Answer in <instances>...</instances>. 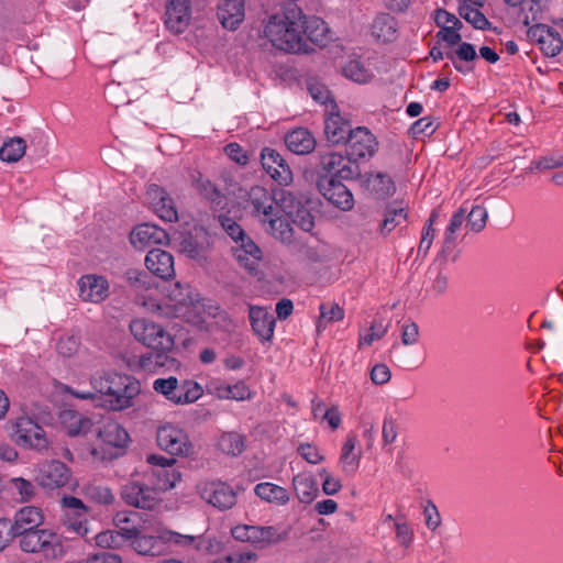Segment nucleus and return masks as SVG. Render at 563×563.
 I'll return each mask as SVG.
<instances>
[{
  "label": "nucleus",
  "mask_w": 563,
  "mask_h": 563,
  "mask_svg": "<svg viewBox=\"0 0 563 563\" xmlns=\"http://www.w3.org/2000/svg\"><path fill=\"white\" fill-rule=\"evenodd\" d=\"M146 268L162 279H169L175 276L173 255L162 249H152L145 256Z\"/></svg>",
  "instance_id": "obj_27"
},
{
  "label": "nucleus",
  "mask_w": 563,
  "mask_h": 563,
  "mask_svg": "<svg viewBox=\"0 0 563 563\" xmlns=\"http://www.w3.org/2000/svg\"><path fill=\"white\" fill-rule=\"evenodd\" d=\"M438 219V213L435 211H432L429 219L423 225L420 243L418 246V255L427 256L429 253L433 240L435 238V229L433 228L435 221Z\"/></svg>",
  "instance_id": "obj_48"
},
{
  "label": "nucleus",
  "mask_w": 563,
  "mask_h": 563,
  "mask_svg": "<svg viewBox=\"0 0 563 563\" xmlns=\"http://www.w3.org/2000/svg\"><path fill=\"white\" fill-rule=\"evenodd\" d=\"M126 279L136 289L150 290L153 287L152 279L145 272L130 269L126 272Z\"/></svg>",
  "instance_id": "obj_61"
},
{
  "label": "nucleus",
  "mask_w": 563,
  "mask_h": 563,
  "mask_svg": "<svg viewBox=\"0 0 563 563\" xmlns=\"http://www.w3.org/2000/svg\"><path fill=\"white\" fill-rule=\"evenodd\" d=\"M398 24L388 13L378 14L371 26V33L376 41L382 43L393 42L397 38Z\"/></svg>",
  "instance_id": "obj_34"
},
{
  "label": "nucleus",
  "mask_w": 563,
  "mask_h": 563,
  "mask_svg": "<svg viewBox=\"0 0 563 563\" xmlns=\"http://www.w3.org/2000/svg\"><path fill=\"white\" fill-rule=\"evenodd\" d=\"M203 500L220 510L232 508L236 504L235 490L224 482H208L200 488Z\"/></svg>",
  "instance_id": "obj_15"
},
{
  "label": "nucleus",
  "mask_w": 563,
  "mask_h": 563,
  "mask_svg": "<svg viewBox=\"0 0 563 563\" xmlns=\"http://www.w3.org/2000/svg\"><path fill=\"white\" fill-rule=\"evenodd\" d=\"M202 396V389L199 384L186 380L181 385L177 383L176 389L170 397V401L177 405L191 404Z\"/></svg>",
  "instance_id": "obj_41"
},
{
  "label": "nucleus",
  "mask_w": 563,
  "mask_h": 563,
  "mask_svg": "<svg viewBox=\"0 0 563 563\" xmlns=\"http://www.w3.org/2000/svg\"><path fill=\"white\" fill-rule=\"evenodd\" d=\"M13 430L16 443L23 446L44 450L48 445L45 431L30 417H19L13 423Z\"/></svg>",
  "instance_id": "obj_10"
},
{
  "label": "nucleus",
  "mask_w": 563,
  "mask_h": 563,
  "mask_svg": "<svg viewBox=\"0 0 563 563\" xmlns=\"http://www.w3.org/2000/svg\"><path fill=\"white\" fill-rule=\"evenodd\" d=\"M139 518L137 512H128V511H118L113 518V522L118 528V532L124 536L125 538H132L135 536V529L139 526L131 525L134 522V519Z\"/></svg>",
  "instance_id": "obj_52"
},
{
  "label": "nucleus",
  "mask_w": 563,
  "mask_h": 563,
  "mask_svg": "<svg viewBox=\"0 0 563 563\" xmlns=\"http://www.w3.org/2000/svg\"><path fill=\"white\" fill-rule=\"evenodd\" d=\"M299 455L310 464H318L324 460L318 448L310 443H301L297 448Z\"/></svg>",
  "instance_id": "obj_63"
},
{
  "label": "nucleus",
  "mask_w": 563,
  "mask_h": 563,
  "mask_svg": "<svg viewBox=\"0 0 563 563\" xmlns=\"http://www.w3.org/2000/svg\"><path fill=\"white\" fill-rule=\"evenodd\" d=\"M63 522L69 530L80 537H87L90 531L87 515L65 512Z\"/></svg>",
  "instance_id": "obj_53"
},
{
  "label": "nucleus",
  "mask_w": 563,
  "mask_h": 563,
  "mask_svg": "<svg viewBox=\"0 0 563 563\" xmlns=\"http://www.w3.org/2000/svg\"><path fill=\"white\" fill-rule=\"evenodd\" d=\"M79 345L78 336L65 334L57 341L56 351L63 357H71L78 352Z\"/></svg>",
  "instance_id": "obj_57"
},
{
  "label": "nucleus",
  "mask_w": 563,
  "mask_h": 563,
  "mask_svg": "<svg viewBox=\"0 0 563 563\" xmlns=\"http://www.w3.org/2000/svg\"><path fill=\"white\" fill-rule=\"evenodd\" d=\"M251 538L252 543H262L263 545H267L280 541L283 539V536L278 532V530L275 527L272 526H252Z\"/></svg>",
  "instance_id": "obj_50"
},
{
  "label": "nucleus",
  "mask_w": 563,
  "mask_h": 563,
  "mask_svg": "<svg viewBox=\"0 0 563 563\" xmlns=\"http://www.w3.org/2000/svg\"><path fill=\"white\" fill-rule=\"evenodd\" d=\"M91 387L106 397L111 410H123L132 406L140 393V383L134 377L117 372L97 373L90 379Z\"/></svg>",
  "instance_id": "obj_3"
},
{
  "label": "nucleus",
  "mask_w": 563,
  "mask_h": 563,
  "mask_svg": "<svg viewBox=\"0 0 563 563\" xmlns=\"http://www.w3.org/2000/svg\"><path fill=\"white\" fill-rule=\"evenodd\" d=\"M445 57L452 62L454 68L457 71H460L462 74H467L473 70V67L468 66V65H463V64L459 63L456 59H459L461 62L470 63V62H473L476 59L477 54H476V51H475V47L473 44L467 43V42H463V43L460 42L459 47L455 49V52L454 53H445Z\"/></svg>",
  "instance_id": "obj_39"
},
{
  "label": "nucleus",
  "mask_w": 563,
  "mask_h": 563,
  "mask_svg": "<svg viewBox=\"0 0 563 563\" xmlns=\"http://www.w3.org/2000/svg\"><path fill=\"white\" fill-rule=\"evenodd\" d=\"M465 210L459 209L452 217L445 229L441 254L449 256L455 249L456 240L465 221Z\"/></svg>",
  "instance_id": "obj_36"
},
{
  "label": "nucleus",
  "mask_w": 563,
  "mask_h": 563,
  "mask_svg": "<svg viewBox=\"0 0 563 563\" xmlns=\"http://www.w3.org/2000/svg\"><path fill=\"white\" fill-rule=\"evenodd\" d=\"M352 131L350 122L339 112L332 111L324 121V134L332 144L346 142Z\"/></svg>",
  "instance_id": "obj_28"
},
{
  "label": "nucleus",
  "mask_w": 563,
  "mask_h": 563,
  "mask_svg": "<svg viewBox=\"0 0 563 563\" xmlns=\"http://www.w3.org/2000/svg\"><path fill=\"white\" fill-rule=\"evenodd\" d=\"M191 21L190 0H168L165 8L164 23L174 34L183 33Z\"/></svg>",
  "instance_id": "obj_13"
},
{
  "label": "nucleus",
  "mask_w": 563,
  "mask_h": 563,
  "mask_svg": "<svg viewBox=\"0 0 563 563\" xmlns=\"http://www.w3.org/2000/svg\"><path fill=\"white\" fill-rule=\"evenodd\" d=\"M321 165L329 174L341 179H354L360 176V166L350 155L327 153L321 157Z\"/></svg>",
  "instance_id": "obj_17"
},
{
  "label": "nucleus",
  "mask_w": 563,
  "mask_h": 563,
  "mask_svg": "<svg viewBox=\"0 0 563 563\" xmlns=\"http://www.w3.org/2000/svg\"><path fill=\"white\" fill-rule=\"evenodd\" d=\"M79 297L84 301L101 302L109 296V283L106 277L95 274L84 275L78 280Z\"/></svg>",
  "instance_id": "obj_22"
},
{
  "label": "nucleus",
  "mask_w": 563,
  "mask_h": 563,
  "mask_svg": "<svg viewBox=\"0 0 563 563\" xmlns=\"http://www.w3.org/2000/svg\"><path fill=\"white\" fill-rule=\"evenodd\" d=\"M92 438H96L100 442L103 454L99 455L97 448L91 450V454L102 460L115 457L118 453H108L107 450H122L130 440L125 429L111 418H101L96 421Z\"/></svg>",
  "instance_id": "obj_5"
},
{
  "label": "nucleus",
  "mask_w": 563,
  "mask_h": 563,
  "mask_svg": "<svg viewBox=\"0 0 563 563\" xmlns=\"http://www.w3.org/2000/svg\"><path fill=\"white\" fill-rule=\"evenodd\" d=\"M234 256L239 263L247 271L253 272L257 268L258 261L262 257L261 249L247 236L236 243L234 247Z\"/></svg>",
  "instance_id": "obj_32"
},
{
  "label": "nucleus",
  "mask_w": 563,
  "mask_h": 563,
  "mask_svg": "<svg viewBox=\"0 0 563 563\" xmlns=\"http://www.w3.org/2000/svg\"><path fill=\"white\" fill-rule=\"evenodd\" d=\"M282 213L305 232H310L314 227V219L309 209L289 191L282 194Z\"/></svg>",
  "instance_id": "obj_19"
},
{
  "label": "nucleus",
  "mask_w": 563,
  "mask_h": 563,
  "mask_svg": "<svg viewBox=\"0 0 563 563\" xmlns=\"http://www.w3.org/2000/svg\"><path fill=\"white\" fill-rule=\"evenodd\" d=\"M257 554L252 551H235L223 558V563H254Z\"/></svg>",
  "instance_id": "obj_64"
},
{
  "label": "nucleus",
  "mask_w": 563,
  "mask_h": 563,
  "mask_svg": "<svg viewBox=\"0 0 563 563\" xmlns=\"http://www.w3.org/2000/svg\"><path fill=\"white\" fill-rule=\"evenodd\" d=\"M396 539L400 545L409 548L412 539L413 531L405 520L395 521Z\"/></svg>",
  "instance_id": "obj_62"
},
{
  "label": "nucleus",
  "mask_w": 563,
  "mask_h": 563,
  "mask_svg": "<svg viewBox=\"0 0 563 563\" xmlns=\"http://www.w3.org/2000/svg\"><path fill=\"white\" fill-rule=\"evenodd\" d=\"M71 476L69 467L60 461H47L38 466L36 482L44 488L54 489L68 484Z\"/></svg>",
  "instance_id": "obj_12"
},
{
  "label": "nucleus",
  "mask_w": 563,
  "mask_h": 563,
  "mask_svg": "<svg viewBox=\"0 0 563 563\" xmlns=\"http://www.w3.org/2000/svg\"><path fill=\"white\" fill-rule=\"evenodd\" d=\"M153 476L157 478L155 487L159 488V494L175 487L180 481V474L173 466L156 468L153 471Z\"/></svg>",
  "instance_id": "obj_49"
},
{
  "label": "nucleus",
  "mask_w": 563,
  "mask_h": 563,
  "mask_svg": "<svg viewBox=\"0 0 563 563\" xmlns=\"http://www.w3.org/2000/svg\"><path fill=\"white\" fill-rule=\"evenodd\" d=\"M146 199L153 211L164 221L175 222L178 213L175 203L164 188L156 184L148 186Z\"/></svg>",
  "instance_id": "obj_20"
},
{
  "label": "nucleus",
  "mask_w": 563,
  "mask_h": 563,
  "mask_svg": "<svg viewBox=\"0 0 563 563\" xmlns=\"http://www.w3.org/2000/svg\"><path fill=\"white\" fill-rule=\"evenodd\" d=\"M528 37L548 57L556 56L563 48L562 33L553 26L533 25L528 30Z\"/></svg>",
  "instance_id": "obj_11"
},
{
  "label": "nucleus",
  "mask_w": 563,
  "mask_h": 563,
  "mask_svg": "<svg viewBox=\"0 0 563 563\" xmlns=\"http://www.w3.org/2000/svg\"><path fill=\"white\" fill-rule=\"evenodd\" d=\"M44 516L35 506H25L15 512L12 522L14 537H20L23 552L38 553L47 560H58L65 554L63 537L48 529H37Z\"/></svg>",
  "instance_id": "obj_1"
},
{
  "label": "nucleus",
  "mask_w": 563,
  "mask_h": 563,
  "mask_svg": "<svg viewBox=\"0 0 563 563\" xmlns=\"http://www.w3.org/2000/svg\"><path fill=\"white\" fill-rule=\"evenodd\" d=\"M218 448L224 454L236 456L245 449L244 437L236 432H225L218 440Z\"/></svg>",
  "instance_id": "obj_44"
},
{
  "label": "nucleus",
  "mask_w": 563,
  "mask_h": 563,
  "mask_svg": "<svg viewBox=\"0 0 563 563\" xmlns=\"http://www.w3.org/2000/svg\"><path fill=\"white\" fill-rule=\"evenodd\" d=\"M96 544L102 549H119L124 545L128 538L118 532V530H106L99 532L96 537Z\"/></svg>",
  "instance_id": "obj_54"
},
{
  "label": "nucleus",
  "mask_w": 563,
  "mask_h": 563,
  "mask_svg": "<svg viewBox=\"0 0 563 563\" xmlns=\"http://www.w3.org/2000/svg\"><path fill=\"white\" fill-rule=\"evenodd\" d=\"M81 495L91 503L109 506L114 501L111 488L100 479H89L80 488Z\"/></svg>",
  "instance_id": "obj_33"
},
{
  "label": "nucleus",
  "mask_w": 563,
  "mask_h": 563,
  "mask_svg": "<svg viewBox=\"0 0 563 563\" xmlns=\"http://www.w3.org/2000/svg\"><path fill=\"white\" fill-rule=\"evenodd\" d=\"M261 163L264 170L280 185H288L292 180V173L286 159L274 148L265 147L261 153Z\"/></svg>",
  "instance_id": "obj_18"
},
{
  "label": "nucleus",
  "mask_w": 563,
  "mask_h": 563,
  "mask_svg": "<svg viewBox=\"0 0 563 563\" xmlns=\"http://www.w3.org/2000/svg\"><path fill=\"white\" fill-rule=\"evenodd\" d=\"M347 155L353 159L369 158L378 147L375 135L364 126L354 129L347 139Z\"/></svg>",
  "instance_id": "obj_16"
},
{
  "label": "nucleus",
  "mask_w": 563,
  "mask_h": 563,
  "mask_svg": "<svg viewBox=\"0 0 563 563\" xmlns=\"http://www.w3.org/2000/svg\"><path fill=\"white\" fill-rule=\"evenodd\" d=\"M161 539L174 548L199 555L214 554L220 550V542L207 536L184 534L173 530H161Z\"/></svg>",
  "instance_id": "obj_7"
},
{
  "label": "nucleus",
  "mask_w": 563,
  "mask_h": 563,
  "mask_svg": "<svg viewBox=\"0 0 563 563\" xmlns=\"http://www.w3.org/2000/svg\"><path fill=\"white\" fill-rule=\"evenodd\" d=\"M197 189L200 194L211 201L212 203L220 206L224 201V197L221 191L217 188V186L211 183L209 179H203L199 177L196 181Z\"/></svg>",
  "instance_id": "obj_55"
},
{
  "label": "nucleus",
  "mask_w": 563,
  "mask_h": 563,
  "mask_svg": "<svg viewBox=\"0 0 563 563\" xmlns=\"http://www.w3.org/2000/svg\"><path fill=\"white\" fill-rule=\"evenodd\" d=\"M196 297L189 286L176 283L168 294L167 306L172 309L174 317L189 320L196 305H199Z\"/></svg>",
  "instance_id": "obj_14"
},
{
  "label": "nucleus",
  "mask_w": 563,
  "mask_h": 563,
  "mask_svg": "<svg viewBox=\"0 0 563 563\" xmlns=\"http://www.w3.org/2000/svg\"><path fill=\"white\" fill-rule=\"evenodd\" d=\"M130 545L142 555H159L163 553L165 542L161 539V531L157 534L147 533L145 527L135 529V536L128 538Z\"/></svg>",
  "instance_id": "obj_26"
},
{
  "label": "nucleus",
  "mask_w": 563,
  "mask_h": 563,
  "mask_svg": "<svg viewBox=\"0 0 563 563\" xmlns=\"http://www.w3.org/2000/svg\"><path fill=\"white\" fill-rule=\"evenodd\" d=\"M487 210L482 206H474L467 216L466 227H468L474 232H481L487 221Z\"/></svg>",
  "instance_id": "obj_58"
},
{
  "label": "nucleus",
  "mask_w": 563,
  "mask_h": 563,
  "mask_svg": "<svg viewBox=\"0 0 563 563\" xmlns=\"http://www.w3.org/2000/svg\"><path fill=\"white\" fill-rule=\"evenodd\" d=\"M267 231L283 243H290L292 241V229L289 224V219L285 213H277L266 220Z\"/></svg>",
  "instance_id": "obj_40"
},
{
  "label": "nucleus",
  "mask_w": 563,
  "mask_h": 563,
  "mask_svg": "<svg viewBox=\"0 0 563 563\" xmlns=\"http://www.w3.org/2000/svg\"><path fill=\"white\" fill-rule=\"evenodd\" d=\"M130 242L137 250H144L154 244L168 242L167 232L154 224L143 223L135 227L130 233Z\"/></svg>",
  "instance_id": "obj_24"
},
{
  "label": "nucleus",
  "mask_w": 563,
  "mask_h": 563,
  "mask_svg": "<svg viewBox=\"0 0 563 563\" xmlns=\"http://www.w3.org/2000/svg\"><path fill=\"white\" fill-rule=\"evenodd\" d=\"M59 421L69 437H92L97 420L78 411L66 409L59 413Z\"/></svg>",
  "instance_id": "obj_23"
},
{
  "label": "nucleus",
  "mask_w": 563,
  "mask_h": 563,
  "mask_svg": "<svg viewBox=\"0 0 563 563\" xmlns=\"http://www.w3.org/2000/svg\"><path fill=\"white\" fill-rule=\"evenodd\" d=\"M26 144L22 137H12L4 142L0 148V159L14 163L21 159L25 153Z\"/></svg>",
  "instance_id": "obj_45"
},
{
  "label": "nucleus",
  "mask_w": 563,
  "mask_h": 563,
  "mask_svg": "<svg viewBox=\"0 0 563 563\" xmlns=\"http://www.w3.org/2000/svg\"><path fill=\"white\" fill-rule=\"evenodd\" d=\"M320 191L323 197L341 210H350L354 206V198L350 189L334 178L321 180Z\"/></svg>",
  "instance_id": "obj_25"
},
{
  "label": "nucleus",
  "mask_w": 563,
  "mask_h": 563,
  "mask_svg": "<svg viewBox=\"0 0 563 563\" xmlns=\"http://www.w3.org/2000/svg\"><path fill=\"white\" fill-rule=\"evenodd\" d=\"M305 15L295 2H285L263 21V35L272 45L287 53L306 52Z\"/></svg>",
  "instance_id": "obj_2"
},
{
  "label": "nucleus",
  "mask_w": 563,
  "mask_h": 563,
  "mask_svg": "<svg viewBox=\"0 0 563 563\" xmlns=\"http://www.w3.org/2000/svg\"><path fill=\"white\" fill-rule=\"evenodd\" d=\"M303 30L306 41L309 40L312 43L322 44L327 38L328 27L324 21L319 18L307 19L305 16Z\"/></svg>",
  "instance_id": "obj_46"
},
{
  "label": "nucleus",
  "mask_w": 563,
  "mask_h": 563,
  "mask_svg": "<svg viewBox=\"0 0 563 563\" xmlns=\"http://www.w3.org/2000/svg\"><path fill=\"white\" fill-rule=\"evenodd\" d=\"M249 319L258 340L262 343L272 342L276 325L274 314L267 308L250 305Z\"/></svg>",
  "instance_id": "obj_21"
},
{
  "label": "nucleus",
  "mask_w": 563,
  "mask_h": 563,
  "mask_svg": "<svg viewBox=\"0 0 563 563\" xmlns=\"http://www.w3.org/2000/svg\"><path fill=\"white\" fill-rule=\"evenodd\" d=\"M362 184L376 198L385 199L396 191L394 180L388 174L382 172L366 174Z\"/></svg>",
  "instance_id": "obj_31"
},
{
  "label": "nucleus",
  "mask_w": 563,
  "mask_h": 563,
  "mask_svg": "<svg viewBox=\"0 0 563 563\" xmlns=\"http://www.w3.org/2000/svg\"><path fill=\"white\" fill-rule=\"evenodd\" d=\"M11 487L21 501H29L35 496V486L22 477L12 478Z\"/></svg>",
  "instance_id": "obj_59"
},
{
  "label": "nucleus",
  "mask_w": 563,
  "mask_h": 563,
  "mask_svg": "<svg viewBox=\"0 0 563 563\" xmlns=\"http://www.w3.org/2000/svg\"><path fill=\"white\" fill-rule=\"evenodd\" d=\"M157 445L170 455L190 456L195 453V446L187 432L174 424L166 423L157 429Z\"/></svg>",
  "instance_id": "obj_8"
},
{
  "label": "nucleus",
  "mask_w": 563,
  "mask_h": 563,
  "mask_svg": "<svg viewBox=\"0 0 563 563\" xmlns=\"http://www.w3.org/2000/svg\"><path fill=\"white\" fill-rule=\"evenodd\" d=\"M356 444L357 437L354 433H350L341 449L339 465L347 476L354 475L360 466L362 453L361 450L356 451Z\"/></svg>",
  "instance_id": "obj_30"
},
{
  "label": "nucleus",
  "mask_w": 563,
  "mask_h": 563,
  "mask_svg": "<svg viewBox=\"0 0 563 563\" xmlns=\"http://www.w3.org/2000/svg\"><path fill=\"white\" fill-rule=\"evenodd\" d=\"M217 14L223 27L235 30L244 19V1L220 0Z\"/></svg>",
  "instance_id": "obj_29"
},
{
  "label": "nucleus",
  "mask_w": 563,
  "mask_h": 563,
  "mask_svg": "<svg viewBox=\"0 0 563 563\" xmlns=\"http://www.w3.org/2000/svg\"><path fill=\"white\" fill-rule=\"evenodd\" d=\"M255 495L262 500L277 506H284L289 501L286 488L271 482H263L254 487Z\"/></svg>",
  "instance_id": "obj_37"
},
{
  "label": "nucleus",
  "mask_w": 563,
  "mask_h": 563,
  "mask_svg": "<svg viewBox=\"0 0 563 563\" xmlns=\"http://www.w3.org/2000/svg\"><path fill=\"white\" fill-rule=\"evenodd\" d=\"M344 318V310L336 303H322L320 306V320L318 329L325 328L328 322L340 321Z\"/></svg>",
  "instance_id": "obj_56"
},
{
  "label": "nucleus",
  "mask_w": 563,
  "mask_h": 563,
  "mask_svg": "<svg viewBox=\"0 0 563 563\" xmlns=\"http://www.w3.org/2000/svg\"><path fill=\"white\" fill-rule=\"evenodd\" d=\"M388 325L382 319H375L368 331L360 333L358 347L369 346L374 341L380 340L387 332Z\"/></svg>",
  "instance_id": "obj_51"
},
{
  "label": "nucleus",
  "mask_w": 563,
  "mask_h": 563,
  "mask_svg": "<svg viewBox=\"0 0 563 563\" xmlns=\"http://www.w3.org/2000/svg\"><path fill=\"white\" fill-rule=\"evenodd\" d=\"M343 75L357 84H366L374 77L372 69L360 58L350 59L343 67Z\"/></svg>",
  "instance_id": "obj_43"
},
{
  "label": "nucleus",
  "mask_w": 563,
  "mask_h": 563,
  "mask_svg": "<svg viewBox=\"0 0 563 563\" xmlns=\"http://www.w3.org/2000/svg\"><path fill=\"white\" fill-rule=\"evenodd\" d=\"M129 329L135 341L155 351L158 358L174 349L172 334L151 319L135 318L130 322Z\"/></svg>",
  "instance_id": "obj_4"
},
{
  "label": "nucleus",
  "mask_w": 563,
  "mask_h": 563,
  "mask_svg": "<svg viewBox=\"0 0 563 563\" xmlns=\"http://www.w3.org/2000/svg\"><path fill=\"white\" fill-rule=\"evenodd\" d=\"M407 221V211L402 207L389 206L386 208L384 219L379 224V232L383 236L390 234L397 227Z\"/></svg>",
  "instance_id": "obj_42"
},
{
  "label": "nucleus",
  "mask_w": 563,
  "mask_h": 563,
  "mask_svg": "<svg viewBox=\"0 0 563 563\" xmlns=\"http://www.w3.org/2000/svg\"><path fill=\"white\" fill-rule=\"evenodd\" d=\"M294 492L300 503L309 504L318 495V484L312 475L297 474L292 477Z\"/></svg>",
  "instance_id": "obj_38"
},
{
  "label": "nucleus",
  "mask_w": 563,
  "mask_h": 563,
  "mask_svg": "<svg viewBox=\"0 0 563 563\" xmlns=\"http://www.w3.org/2000/svg\"><path fill=\"white\" fill-rule=\"evenodd\" d=\"M121 498L135 508L153 509L161 501L159 488L140 481H130L121 488Z\"/></svg>",
  "instance_id": "obj_9"
},
{
  "label": "nucleus",
  "mask_w": 563,
  "mask_h": 563,
  "mask_svg": "<svg viewBox=\"0 0 563 563\" xmlns=\"http://www.w3.org/2000/svg\"><path fill=\"white\" fill-rule=\"evenodd\" d=\"M288 192L284 189L271 192L262 186H253L247 192L246 208L262 222H266L268 218L282 213V194Z\"/></svg>",
  "instance_id": "obj_6"
},
{
  "label": "nucleus",
  "mask_w": 563,
  "mask_h": 563,
  "mask_svg": "<svg viewBox=\"0 0 563 563\" xmlns=\"http://www.w3.org/2000/svg\"><path fill=\"white\" fill-rule=\"evenodd\" d=\"M459 14L475 29L486 30L489 26V21L479 11V7H473L464 2L459 7Z\"/></svg>",
  "instance_id": "obj_47"
},
{
  "label": "nucleus",
  "mask_w": 563,
  "mask_h": 563,
  "mask_svg": "<svg viewBox=\"0 0 563 563\" xmlns=\"http://www.w3.org/2000/svg\"><path fill=\"white\" fill-rule=\"evenodd\" d=\"M181 251L192 260H197L203 253V243L199 242L196 235L185 236L180 243Z\"/></svg>",
  "instance_id": "obj_60"
},
{
  "label": "nucleus",
  "mask_w": 563,
  "mask_h": 563,
  "mask_svg": "<svg viewBox=\"0 0 563 563\" xmlns=\"http://www.w3.org/2000/svg\"><path fill=\"white\" fill-rule=\"evenodd\" d=\"M285 143L289 151L299 155L312 152L316 146L313 135L303 128H298L287 133Z\"/></svg>",
  "instance_id": "obj_35"
}]
</instances>
